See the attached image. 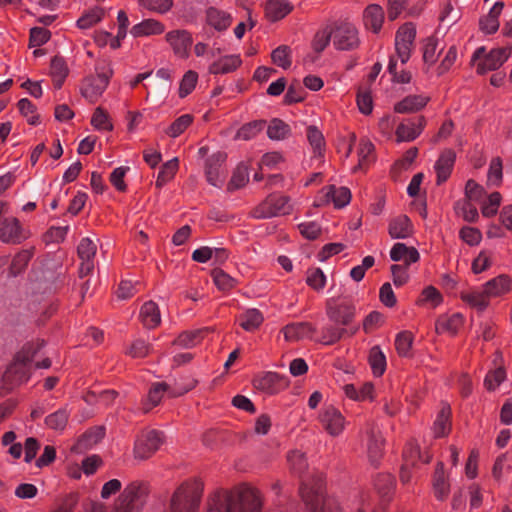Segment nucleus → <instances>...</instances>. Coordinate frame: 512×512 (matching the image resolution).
Returning a JSON list of instances; mask_svg holds the SVG:
<instances>
[{
  "instance_id": "nucleus-18",
  "label": "nucleus",
  "mask_w": 512,
  "mask_h": 512,
  "mask_svg": "<svg viewBox=\"0 0 512 512\" xmlns=\"http://www.w3.org/2000/svg\"><path fill=\"white\" fill-rule=\"evenodd\" d=\"M385 19L383 8L378 4H370L363 11L365 29L374 34L380 33Z\"/></svg>"
},
{
  "instance_id": "nucleus-22",
  "label": "nucleus",
  "mask_w": 512,
  "mask_h": 512,
  "mask_svg": "<svg viewBox=\"0 0 512 512\" xmlns=\"http://www.w3.org/2000/svg\"><path fill=\"white\" fill-rule=\"evenodd\" d=\"M423 61L426 66V72L435 68L440 53L444 50V43L435 36L428 37L423 44Z\"/></svg>"
},
{
  "instance_id": "nucleus-41",
  "label": "nucleus",
  "mask_w": 512,
  "mask_h": 512,
  "mask_svg": "<svg viewBox=\"0 0 512 512\" xmlns=\"http://www.w3.org/2000/svg\"><path fill=\"white\" fill-rule=\"evenodd\" d=\"M348 330L340 325H326L322 327L318 341L323 345H332L338 342Z\"/></svg>"
},
{
  "instance_id": "nucleus-53",
  "label": "nucleus",
  "mask_w": 512,
  "mask_h": 512,
  "mask_svg": "<svg viewBox=\"0 0 512 512\" xmlns=\"http://www.w3.org/2000/svg\"><path fill=\"white\" fill-rule=\"evenodd\" d=\"M32 256L33 251L31 249H26L18 252L12 260L10 266V274L12 276H17L21 271L25 269V267L31 260Z\"/></svg>"
},
{
  "instance_id": "nucleus-42",
  "label": "nucleus",
  "mask_w": 512,
  "mask_h": 512,
  "mask_svg": "<svg viewBox=\"0 0 512 512\" xmlns=\"http://www.w3.org/2000/svg\"><path fill=\"white\" fill-rule=\"evenodd\" d=\"M477 203L469 199L458 200L454 205L456 215L467 222L475 221L478 217Z\"/></svg>"
},
{
  "instance_id": "nucleus-44",
  "label": "nucleus",
  "mask_w": 512,
  "mask_h": 512,
  "mask_svg": "<svg viewBox=\"0 0 512 512\" xmlns=\"http://www.w3.org/2000/svg\"><path fill=\"white\" fill-rule=\"evenodd\" d=\"M443 303V296L434 286L430 285L425 287L417 300V305H428L431 308H437Z\"/></svg>"
},
{
  "instance_id": "nucleus-19",
  "label": "nucleus",
  "mask_w": 512,
  "mask_h": 512,
  "mask_svg": "<svg viewBox=\"0 0 512 512\" xmlns=\"http://www.w3.org/2000/svg\"><path fill=\"white\" fill-rule=\"evenodd\" d=\"M510 280L505 275L497 276L489 280L482 287V310L488 305L484 297H498L510 290Z\"/></svg>"
},
{
  "instance_id": "nucleus-27",
  "label": "nucleus",
  "mask_w": 512,
  "mask_h": 512,
  "mask_svg": "<svg viewBox=\"0 0 512 512\" xmlns=\"http://www.w3.org/2000/svg\"><path fill=\"white\" fill-rule=\"evenodd\" d=\"M388 233L393 239H405L412 235L413 225L406 215H399L390 220Z\"/></svg>"
},
{
  "instance_id": "nucleus-1",
  "label": "nucleus",
  "mask_w": 512,
  "mask_h": 512,
  "mask_svg": "<svg viewBox=\"0 0 512 512\" xmlns=\"http://www.w3.org/2000/svg\"><path fill=\"white\" fill-rule=\"evenodd\" d=\"M262 495L252 485L240 484L230 491H216L208 499L207 512H261Z\"/></svg>"
},
{
  "instance_id": "nucleus-60",
  "label": "nucleus",
  "mask_w": 512,
  "mask_h": 512,
  "mask_svg": "<svg viewBox=\"0 0 512 512\" xmlns=\"http://www.w3.org/2000/svg\"><path fill=\"white\" fill-rule=\"evenodd\" d=\"M18 108L20 113L27 119V122L31 125L39 124V116L36 113V107L27 98L20 99L18 101Z\"/></svg>"
},
{
  "instance_id": "nucleus-2",
  "label": "nucleus",
  "mask_w": 512,
  "mask_h": 512,
  "mask_svg": "<svg viewBox=\"0 0 512 512\" xmlns=\"http://www.w3.org/2000/svg\"><path fill=\"white\" fill-rule=\"evenodd\" d=\"M43 346L44 341L42 340L25 344L15 355L13 362L5 371L3 376L4 381L11 385H19L28 381L32 362Z\"/></svg>"
},
{
  "instance_id": "nucleus-14",
  "label": "nucleus",
  "mask_w": 512,
  "mask_h": 512,
  "mask_svg": "<svg viewBox=\"0 0 512 512\" xmlns=\"http://www.w3.org/2000/svg\"><path fill=\"white\" fill-rule=\"evenodd\" d=\"M226 154L217 152L206 160L205 175L207 182L217 188H221L226 179L227 171L224 168Z\"/></svg>"
},
{
  "instance_id": "nucleus-50",
  "label": "nucleus",
  "mask_w": 512,
  "mask_h": 512,
  "mask_svg": "<svg viewBox=\"0 0 512 512\" xmlns=\"http://www.w3.org/2000/svg\"><path fill=\"white\" fill-rule=\"evenodd\" d=\"M91 125L98 131L113 130V124L109 115L101 107L95 109L91 118Z\"/></svg>"
},
{
  "instance_id": "nucleus-3",
  "label": "nucleus",
  "mask_w": 512,
  "mask_h": 512,
  "mask_svg": "<svg viewBox=\"0 0 512 512\" xmlns=\"http://www.w3.org/2000/svg\"><path fill=\"white\" fill-rule=\"evenodd\" d=\"M203 490L204 484L198 478L184 481L171 498L170 512H198Z\"/></svg>"
},
{
  "instance_id": "nucleus-37",
  "label": "nucleus",
  "mask_w": 512,
  "mask_h": 512,
  "mask_svg": "<svg viewBox=\"0 0 512 512\" xmlns=\"http://www.w3.org/2000/svg\"><path fill=\"white\" fill-rule=\"evenodd\" d=\"M450 415L451 409L449 405H443L441 410L437 414V417L434 421L432 431L435 437H443L446 436L451 428L450 424Z\"/></svg>"
},
{
  "instance_id": "nucleus-15",
  "label": "nucleus",
  "mask_w": 512,
  "mask_h": 512,
  "mask_svg": "<svg viewBox=\"0 0 512 512\" xmlns=\"http://www.w3.org/2000/svg\"><path fill=\"white\" fill-rule=\"evenodd\" d=\"M29 237L15 217H6L0 222V241L6 244H20Z\"/></svg>"
},
{
  "instance_id": "nucleus-35",
  "label": "nucleus",
  "mask_w": 512,
  "mask_h": 512,
  "mask_svg": "<svg viewBox=\"0 0 512 512\" xmlns=\"http://www.w3.org/2000/svg\"><path fill=\"white\" fill-rule=\"evenodd\" d=\"M139 317L143 325L149 329L158 326L161 322L158 305L153 301H148L142 305Z\"/></svg>"
},
{
  "instance_id": "nucleus-58",
  "label": "nucleus",
  "mask_w": 512,
  "mask_h": 512,
  "mask_svg": "<svg viewBox=\"0 0 512 512\" xmlns=\"http://www.w3.org/2000/svg\"><path fill=\"white\" fill-rule=\"evenodd\" d=\"M198 74L193 70H188L182 77L179 86V96L181 98L189 95L196 87Z\"/></svg>"
},
{
  "instance_id": "nucleus-40",
  "label": "nucleus",
  "mask_w": 512,
  "mask_h": 512,
  "mask_svg": "<svg viewBox=\"0 0 512 512\" xmlns=\"http://www.w3.org/2000/svg\"><path fill=\"white\" fill-rule=\"evenodd\" d=\"M368 362L375 377L384 374L387 366L386 356L379 346H373L368 355Z\"/></svg>"
},
{
  "instance_id": "nucleus-5",
  "label": "nucleus",
  "mask_w": 512,
  "mask_h": 512,
  "mask_svg": "<svg viewBox=\"0 0 512 512\" xmlns=\"http://www.w3.org/2000/svg\"><path fill=\"white\" fill-rule=\"evenodd\" d=\"M331 30L333 46L336 50L350 51L360 46L359 30L353 23L339 22Z\"/></svg>"
},
{
  "instance_id": "nucleus-26",
  "label": "nucleus",
  "mask_w": 512,
  "mask_h": 512,
  "mask_svg": "<svg viewBox=\"0 0 512 512\" xmlns=\"http://www.w3.org/2000/svg\"><path fill=\"white\" fill-rule=\"evenodd\" d=\"M455 159L456 154L451 149H447L441 153L434 166L438 184L445 182L449 178Z\"/></svg>"
},
{
  "instance_id": "nucleus-28",
  "label": "nucleus",
  "mask_w": 512,
  "mask_h": 512,
  "mask_svg": "<svg viewBox=\"0 0 512 512\" xmlns=\"http://www.w3.org/2000/svg\"><path fill=\"white\" fill-rule=\"evenodd\" d=\"M505 4L503 1H496L488 7L486 16L482 19V32L493 34L499 29V16Z\"/></svg>"
},
{
  "instance_id": "nucleus-9",
  "label": "nucleus",
  "mask_w": 512,
  "mask_h": 512,
  "mask_svg": "<svg viewBox=\"0 0 512 512\" xmlns=\"http://www.w3.org/2000/svg\"><path fill=\"white\" fill-rule=\"evenodd\" d=\"M292 210L290 199L284 195L273 194L268 196L256 209L255 215L259 218H272L289 214Z\"/></svg>"
},
{
  "instance_id": "nucleus-63",
  "label": "nucleus",
  "mask_w": 512,
  "mask_h": 512,
  "mask_svg": "<svg viewBox=\"0 0 512 512\" xmlns=\"http://www.w3.org/2000/svg\"><path fill=\"white\" fill-rule=\"evenodd\" d=\"M77 251L81 260L93 261L97 252V245L92 239L86 237L80 241Z\"/></svg>"
},
{
  "instance_id": "nucleus-31",
  "label": "nucleus",
  "mask_w": 512,
  "mask_h": 512,
  "mask_svg": "<svg viewBox=\"0 0 512 512\" xmlns=\"http://www.w3.org/2000/svg\"><path fill=\"white\" fill-rule=\"evenodd\" d=\"M342 390L345 396L353 401H371L374 398V386L371 382H366L360 387L354 384H345Z\"/></svg>"
},
{
  "instance_id": "nucleus-62",
  "label": "nucleus",
  "mask_w": 512,
  "mask_h": 512,
  "mask_svg": "<svg viewBox=\"0 0 512 512\" xmlns=\"http://www.w3.org/2000/svg\"><path fill=\"white\" fill-rule=\"evenodd\" d=\"M103 17V10L100 8H95L84 14L77 20V27L80 29H89L98 22L101 21Z\"/></svg>"
},
{
  "instance_id": "nucleus-21",
  "label": "nucleus",
  "mask_w": 512,
  "mask_h": 512,
  "mask_svg": "<svg viewBox=\"0 0 512 512\" xmlns=\"http://www.w3.org/2000/svg\"><path fill=\"white\" fill-rule=\"evenodd\" d=\"M365 442L366 453L369 462L372 465L378 464L380 458L382 457L384 443L381 433L379 431H375L374 429L367 431L365 436Z\"/></svg>"
},
{
  "instance_id": "nucleus-59",
  "label": "nucleus",
  "mask_w": 512,
  "mask_h": 512,
  "mask_svg": "<svg viewBox=\"0 0 512 512\" xmlns=\"http://www.w3.org/2000/svg\"><path fill=\"white\" fill-rule=\"evenodd\" d=\"M265 127V122L254 121L243 125L237 132L236 137L241 140H250L255 138Z\"/></svg>"
},
{
  "instance_id": "nucleus-52",
  "label": "nucleus",
  "mask_w": 512,
  "mask_h": 512,
  "mask_svg": "<svg viewBox=\"0 0 512 512\" xmlns=\"http://www.w3.org/2000/svg\"><path fill=\"white\" fill-rule=\"evenodd\" d=\"M193 122L190 114L179 116L167 129L166 134L171 138L180 136Z\"/></svg>"
},
{
  "instance_id": "nucleus-7",
  "label": "nucleus",
  "mask_w": 512,
  "mask_h": 512,
  "mask_svg": "<svg viewBox=\"0 0 512 512\" xmlns=\"http://www.w3.org/2000/svg\"><path fill=\"white\" fill-rule=\"evenodd\" d=\"M147 494V486L143 482H132L125 487L114 512H132L143 503Z\"/></svg>"
},
{
  "instance_id": "nucleus-20",
  "label": "nucleus",
  "mask_w": 512,
  "mask_h": 512,
  "mask_svg": "<svg viewBox=\"0 0 512 512\" xmlns=\"http://www.w3.org/2000/svg\"><path fill=\"white\" fill-rule=\"evenodd\" d=\"M325 203H333L336 208H343L351 201V192L347 187L329 185L321 190Z\"/></svg>"
},
{
  "instance_id": "nucleus-12",
  "label": "nucleus",
  "mask_w": 512,
  "mask_h": 512,
  "mask_svg": "<svg viewBox=\"0 0 512 512\" xmlns=\"http://www.w3.org/2000/svg\"><path fill=\"white\" fill-rule=\"evenodd\" d=\"M319 421L325 431L333 437L339 436L347 423L341 411L333 405H325L321 409Z\"/></svg>"
},
{
  "instance_id": "nucleus-33",
  "label": "nucleus",
  "mask_w": 512,
  "mask_h": 512,
  "mask_svg": "<svg viewBox=\"0 0 512 512\" xmlns=\"http://www.w3.org/2000/svg\"><path fill=\"white\" fill-rule=\"evenodd\" d=\"M293 10V5L288 0H269L265 5L266 17L272 21L283 19Z\"/></svg>"
},
{
  "instance_id": "nucleus-30",
  "label": "nucleus",
  "mask_w": 512,
  "mask_h": 512,
  "mask_svg": "<svg viewBox=\"0 0 512 512\" xmlns=\"http://www.w3.org/2000/svg\"><path fill=\"white\" fill-rule=\"evenodd\" d=\"M315 328L308 322H298L286 325L283 329L284 338L287 341H297L311 337Z\"/></svg>"
},
{
  "instance_id": "nucleus-46",
  "label": "nucleus",
  "mask_w": 512,
  "mask_h": 512,
  "mask_svg": "<svg viewBox=\"0 0 512 512\" xmlns=\"http://www.w3.org/2000/svg\"><path fill=\"white\" fill-rule=\"evenodd\" d=\"M69 415L67 408H60L45 418V424L50 429L62 431L67 425Z\"/></svg>"
},
{
  "instance_id": "nucleus-25",
  "label": "nucleus",
  "mask_w": 512,
  "mask_h": 512,
  "mask_svg": "<svg viewBox=\"0 0 512 512\" xmlns=\"http://www.w3.org/2000/svg\"><path fill=\"white\" fill-rule=\"evenodd\" d=\"M390 258L394 262L402 261L404 266H409L419 261L420 254L415 247H408L406 244L398 242L391 248Z\"/></svg>"
},
{
  "instance_id": "nucleus-47",
  "label": "nucleus",
  "mask_w": 512,
  "mask_h": 512,
  "mask_svg": "<svg viewBox=\"0 0 512 512\" xmlns=\"http://www.w3.org/2000/svg\"><path fill=\"white\" fill-rule=\"evenodd\" d=\"M178 170V158H173L164 163L157 175L156 186L163 187L166 183L173 179Z\"/></svg>"
},
{
  "instance_id": "nucleus-43",
  "label": "nucleus",
  "mask_w": 512,
  "mask_h": 512,
  "mask_svg": "<svg viewBox=\"0 0 512 512\" xmlns=\"http://www.w3.org/2000/svg\"><path fill=\"white\" fill-rule=\"evenodd\" d=\"M263 320L264 317L258 309H248L240 316V326L246 331H254L262 324Z\"/></svg>"
},
{
  "instance_id": "nucleus-64",
  "label": "nucleus",
  "mask_w": 512,
  "mask_h": 512,
  "mask_svg": "<svg viewBox=\"0 0 512 512\" xmlns=\"http://www.w3.org/2000/svg\"><path fill=\"white\" fill-rule=\"evenodd\" d=\"M289 126L283 121L274 119L267 128V135L272 140H282L289 134Z\"/></svg>"
},
{
  "instance_id": "nucleus-16",
  "label": "nucleus",
  "mask_w": 512,
  "mask_h": 512,
  "mask_svg": "<svg viewBox=\"0 0 512 512\" xmlns=\"http://www.w3.org/2000/svg\"><path fill=\"white\" fill-rule=\"evenodd\" d=\"M165 39L178 58L186 59L189 57L193 43L192 34L189 31L184 29L172 30L165 35Z\"/></svg>"
},
{
  "instance_id": "nucleus-6",
  "label": "nucleus",
  "mask_w": 512,
  "mask_h": 512,
  "mask_svg": "<svg viewBox=\"0 0 512 512\" xmlns=\"http://www.w3.org/2000/svg\"><path fill=\"white\" fill-rule=\"evenodd\" d=\"M164 435L157 430L142 432L134 445V457L138 460L150 458L163 444Z\"/></svg>"
},
{
  "instance_id": "nucleus-17",
  "label": "nucleus",
  "mask_w": 512,
  "mask_h": 512,
  "mask_svg": "<svg viewBox=\"0 0 512 512\" xmlns=\"http://www.w3.org/2000/svg\"><path fill=\"white\" fill-rule=\"evenodd\" d=\"M425 126L424 117L416 119H406L401 122L395 131L396 142H412L418 138L423 132Z\"/></svg>"
},
{
  "instance_id": "nucleus-4",
  "label": "nucleus",
  "mask_w": 512,
  "mask_h": 512,
  "mask_svg": "<svg viewBox=\"0 0 512 512\" xmlns=\"http://www.w3.org/2000/svg\"><path fill=\"white\" fill-rule=\"evenodd\" d=\"M95 72V76H88L83 80L80 89L82 96L91 103L96 102L109 85L113 76L111 62L106 59L99 60Z\"/></svg>"
},
{
  "instance_id": "nucleus-32",
  "label": "nucleus",
  "mask_w": 512,
  "mask_h": 512,
  "mask_svg": "<svg viewBox=\"0 0 512 512\" xmlns=\"http://www.w3.org/2000/svg\"><path fill=\"white\" fill-rule=\"evenodd\" d=\"M463 317L460 313L451 316L441 315L435 323V330L438 334L455 335L462 326Z\"/></svg>"
},
{
  "instance_id": "nucleus-61",
  "label": "nucleus",
  "mask_w": 512,
  "mask_h": 512,
  "mask_svg": "<svg viewBox=\"0 0 512 512\" xmlns=\"http://www.w3.org/2000/svg\"><path fill=\"white\" fill-rule=\"evenodd\" d=\"M502 161L499 157L491 160L487 174V185L499 186L502 182Z\"/></svg>"
},
{
  "instance_id": "nucleus-13",
  "label": "nucleus",
  "mask_w": 512,
  "mask_h": 512,
  "mask_svg": "<svg viewBox=\"0 0 512 512\" xmlns=\"http://www.w3.org/2000/svg\"><path fill=\"white\" fill-rule=\"evenodd\" d=\"M416 36V30L412 24H404L401 26L395 37L396 56L401 64H406L412 52L413 43Z\"/></svg>"
},
{
  "instance_id": "nucleus-34",
  "label": "nucleus",
  "mask_w": 512,
  "mask_h": 512,
  "mask_svg": "<svg viewBox=\"0 0 512 512\" xmlns=\"http://www.w3.org/2000/svg\"><path fill=\"white\" fill-rule=\"evenodd\" d=\"M242 63L239 55H226L209 66L211 74H227L235 71Z\"/></svg>"
},
{
  "instance_id": "nucleus-29",
  "label": "nucleus",
  "mask_w": 512,
  "mask_h": 512,
  "mask_svg": "<svg viewBox=\"0 0 512 512\" xmlns=\"http://www.w3.org/2000/svg\"><path fill=\"white\" fill-rule=\"evenodd\" d=\"M484 48L482 47V53ZM511 47L492 49L487 55H482V71L499 68L510 56Z\"/></svg>"
},
{
  "instance_id": "nucleus-49",
  "label": "nucleus",
  "mask_w": 512,
  "mask_h": 512,
  "mask_svg": "<svg viewBox=\"0 0 512 512\" xmlns=\"http://www.w3.org/2000/svg\"><path fill=\"white\" fill-rule=\"evenodd\" d=\"M374 151V145L367 139H362L358 148V164L353 168V172L363 169L370 163V158Z\"/></svg>"
},
{
  "instance_id": "nucleus-57",
  "label": "nucleus",
  "mask_w": 512,
  "mask_h": 512,
  "mask_svg": "<svg viewBox=\"0 0 512 512\" xmlns=\"http://www.w3.org/2000/svg\"><path fill=\"white\" fill-rule=\"evenodd\" d=\"M287 461L289 463L290 469L296 473H303L308 467L307 459L299 450H292L287 455Z\"/></svg>"
},
{
  "instance_id": "nucleus-39",
  "label": "nucleus",
  "mask_w": 512,
  "mask_h": 512,
  "mask_svg": "<svg viewBox=\"0 0 512 512\" xmlns=\"http://www.w3.org/2000/svg\"><path fill=\"white\" fill-rule=\"evenodd\" d=\"M433 489L437 499L444 500L450 491V485L444 474L443 463H438L434 473Z\"/></svg>"
},
{
  "instance_id": "nucleus-54",
  "label": "nucleus",
  "mask_w": 512,
  "mask_h": 512,
  "mask_svg": "<svg viewBox=\"0 0 512 512\" xmlns=\"http://www.w3.org/2000/svg\"><path fill=\"white\" fill-rule=\"evenodd\" d=\"M413 344V335L411 332L402 331L395 338V348L402 357H408Z\"/></svg>"
},
{
  "instance_id": "nucleus-56",
  "label": "nucleus",
  "mask_w": 512,
  "mask_h": 512,
  "mask_svg": "<svg viewBox=\"0 0 512 512\" xmlns=\"http://www.w3.org/2000/svg\"><path fill=\"white\" fill-rule=\"evenodd\" d=\"M307 138L313 148L314 156L321 158L324 147V137L321 131L315 126H310L307 130Z\"/></svg>"
},
{
  "instance_id": "nucleus-8",
  "label": "nucleus",
  "mask_w": 512,
  "mask_h": 512,
  "mask_svg": "<svg viewBox=\"0 0 512 512\" xmlns=\"http://www.w3.org/2000/svg\"><path fill=\"white\" fill-rule=\"evenodd\" d=\"M326 314L334 324L349 326L356 316V306L351 301L338 302L335 298H330L327 301Z\"/></svg>"
},
{
  "instance_id": "nucleus-38",
  "label": "nucleus",
  "mask_w": 512,
  "mask_h": 512,
  "mask_svg": "<svg viewBox=\"0 0 512 512\" xmlns=\"http://www.w3.org/2000/svg\"><path fill=\"white\" fill-rule=\"evenodd\" d=\"M207 328L185 331L181 333L175 340L174 344L185 349H190L200 344L204 338Z\"/></svg>"
},
{
  "instance_id": "nucleus-23",
  "label": "nucleus",
  "mask_w": 512,
  "mask_h": 512,
  "mask_svg": "<svg viewBox=\"0 0 512 512\" xmlns=\"http://www.w3.org/2000/svg\"><path fill=\"white\" fill-rule=\"evenodd\" d=\"M165 25L159 20L148 18L135 24L130 29V34L134 38L150 37L161 35L165 31Z\"/></svg>"
},
{
  "instance_id": "nucleus-45",
  "label": "nucleus",
  "mask_w": 512,
  "mask_h": 512,
  "mask_svg": "<svg viewBox=\"0 0 512 512\" xmlns=\"http://www.w3.org/2000/svg\"><path fill=\"white\" fill-rule=\"evenodd\" d=\"M403 459L407 465L415 466L418 462L429 463L431 456L421 455L419 447L415 443H408L403 451Z\"/></svg>"
},
{
  "instance_id": "nucleus-55",
  "label": "nucleus",
  "mask_w": 512,
  "mask_h": 512,
  "mask_svg": "<svg viewBox=\"0 0 512 512\" xmlns=\"http://www.w3.org/2000/svg\"><path fill=\"white\" fill-rule=\"evenodd\" d=\"M249 180L248 169L244 165L238 166L228 183L227 189L228 191H234L240 189L246 185Z\"/></svg>"
},
{
  "instance_id": "nucleus-24",
  "label": "nucleus",
  "mask_w": 512,
  "mask_h": 512,
  "mask_svg": "<svg viewBox=\"0 0 512 512\" xmlns=\"http://www.w3.org/2000/svg\"><path fill=\"white\" fill-rule=\"evenodd\" d=\"M430 97L426 94L408 95L394 106L397 113H414L423 109L429 102Z\"/></svg>"
},
{
  "instance_id": "nucleus-48",
  "label": "nucleus",
  "mask_w": 512,
  "mask_h": 512,
  "mask_svg": "<svg viewBox=\"0 0 512 512\" xmlns=\"http://www.w3.org/2000/svg\"><path fill=\"white\" fill-rule=\"evenodd\" d=\"M458 57L457 47L455 45H451L447 51L445 52L444 56L442 57L439 65H437L433 73H435L437 76H441L448 72L453 65L455 64Z\"/></svg>"
},
{
  "instance_id": "nucleus-36",
  "label": "nucleus",
  "mask_w": 512,
  "mask_h": 512,
  "mask_svg": "<svg viewBox=\"0 0 512 512\" xmlns=\"http://www.w3.org/2000/svg\"><path fill=\"white\" fill-rule=\"evenodd\" d=\"M207 23L217 31H224L230 25L232 18L229 13L211 7L206 12Z\"/></svg>"
},
{
  "instance_id": "nucleus-11",
  "label": "nucleus",
  "mask_w": 512,
  "mask_h": 512,
  "mask_svg": "<svg viewBox=\"0 0 512 512\" xmlns=\"http://www.w3.org/2000/svg\"><path fill=\"white\" fill-rule=\"evenodd\" d=\"M300 496L307 512H324V486L321 480L311 485L303 483L300 487Z\"/></svg>"
},
{
  "instance_id": "nucleus-51",
  "label": "nucleus",
  "mask_w": 512,
  "mask_h": 512,
  "mask_svg": "<svg viewBox=\"0 0 512 512\" xmlns=\"http://www.w3.org/2000/svg\"><path fill=\"white\" fill-rule=\"evenodd\" d=\"M166 390L167 385L165 383H155L152 385L144 403V409L146 412L160 403Z\"/></svg>"
},
{
  "instance_id": "nucleus-10",
  "label": "nucleus",
  "mask_w": 512,
  "mask_h": 512,
  "mask_svg": "<svg viewBox=\"0 0 512 512\" xmlns=\"http://www.w3.org/2000/svg\"><path fill=\"white\" fill-rule=\"evenodd\" d=\"M288 385L289 381L285 376L272 371L262 372L253 379L254 388L266 395L277 394Z\"/></svg>"
}]
</instances>
